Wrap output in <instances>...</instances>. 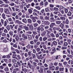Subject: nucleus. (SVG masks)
<instances>
[{
	"mask_svg": "<svg viewBox=\"0 0 73 73\" xmlns=\"http://www.w3.org/2000/svg\"><path fill=\"white\" fill-rule=\"evenodd\" d=\"M4 12L6 14H7V15H10L11 14V12H10V11H9L8 8L4 9Z\"/></svg>",
	"mask_w": 73,
	"mask_h": 73,
	"instance_id": "f257e3e1",
	"label": "nucleus"
},
{
	"mask_svg": "<svg viewBox=\"0 0 73 73\" xmlns=\"http://www.w3.org/2000/svg\"><path fill=\"white\" fill-rule=\"evenodd\" d=\"M22 37H23V38H25V40H27V39H28V37H27V35L25 33H23L22 34Z\"/></svg>",
	"mask_w": 73,
	"mask_h": 73,
	"instance_id": "f03ea898",
	"label": "nucleus"
},
{
	"mask_svg": "<svg viewBox=\"0 0 73 73\" xmlns=\"http://www.w3.org/2000/svg\"><path fill=\"white\" fill-rule=\"evenodd\" d=\"M20 1H22L21 4L22 5H24V6H26L27 4H26V3L25 2V0H20Z\"/></svg>",
	"mask_w": 73,
	"mask_h": 73,
	"instance_id": "7ed1b4c3",
	"label": "nucleus"
},
{
	"mask_svg": "<svg viewBox=\"0 0 73 73\" xmlns=\"http://www.w3.org/2000/svg\"><path fill=\"white\" fill-rule=\"evenodd\" d=\"M49 68L51 70H55V67L54 66H50Z\"/></svg>",
	"mask_w": 73,
	"mask_h": 73,
	"instance_id": "20e7f679",
	"label": "nucleus"
},
{
	"mask_svg": "<svg viewBox=\"0 0 73 73\" xmlns=\"http://www.w3.org/2000/svg\"><path fill=\"white\" fill-rule=\"evenodd\" d=\"M19 28L18 29V32H20V31H21L23 29V27H22V25H20L19 26Z\"/></svg>",
	"mask_w": 73,
	"mask_h": 73,
	"instance_id": "39448f33",
	"label": "nucleus"
},
{
	"mask_svg": "<svg viewBox=\"0 0 73 73\" xmlns=\"http://www.w3.org/2000/svg\"><path fill=\"white\" fill-rule=\"evenodd\" d=\"M59 71L61 72H64V67L59 68Z\"/></svg>",
	"mask_w": 73,
	"mask_h": 73,
	"instance_id": "423d86ee",
	"label": "nucleus"
},
{
	"mask_svg": "<svg viewBox=\"0 0 73 73\" xmlns=\"http://www.w3.org/2000/svg\"><path fill=\"white\" fill-rule=\"evenodd\" d=\"M64 71L65 73H69V69L67 68H64Z\"/></svg>",
	"mask_w": 73,
	"mask_h": 73,
	"instance_id": "0eeeda50",
	"label": "nucleus"
},
{
	"mask_svg": "<svg viewBox=\"0 0 73 73\" xmlns=\"http://www.w3.org/2000/svg\"><path fill=\"white\" fill-rule=\"evenodd\" d=\"M21 66H22V69H24L25 68H26L27 66L25 65H24V63H22L21 64Z\"/></svg>",
	"mask_w": 73,
	"mask_h": 73,
	"instance_id": "6e6552de",
	"label": "nucleus"
},
{
	"mask_svg": "<svg viewBox=\"0 0 73 73\" xmlns=\"http://www.w3.org/2000/svg\"><path fill=\"white\" fill-rule=\"evenodd\" d=\"M1 16L2 18L5 20L6 19V17H5V15L4 13H3L2 14Z\"/></svg>",
	"mask_w": 73,
	"mask_h": 73,
	"instance_id": "1a4fd4ad",
	"label": "nucleus"
},
{
	"mask_svg": "<svg viewBox=\"0 0 73 73\" xmlns=\"http://www.w3.org/2000/svg\"><path fill=\"white\" fill-rule=\"evenodd\" d=\"M55 25V23H51V24L50 25V26L51 28H53V26Z\"/></svg>",
	"mask_w": 73,
	"mask_h": 73,
	"instance_id": "9d476101",
	"label": "nucleus"
},
{
	"mask_svg": "<svg viewBox=\"0 0 73 73\" xmlns=\"http://www.w3.org/2000/svg\"><path fill=\"white\" fill-rule=\"evenodd\" d=\"M60 19L62 20V21H65V19H66V18L64 17H60Z\"/></svg>",
	"mask_w": 73,
	"mask_h": 73,
	"instance_id": "9b49d317",
	"label": "nucleus"
},
{
	"mask_svg": "<svg viewBox=\"0 0 73 73\" xmlns=\"http://www.w3.org/2000/svg\"><path fill=\"white\" fill-rule=\"evenodd\" d=\"M56 23L57 25H60L61 23V21H56Z\"/></svg>",
	"mask_w": 73,
	"mask_h": 73,
	"instance_id": "f8f14e48",
	"label": "nucleus"
},
{
	"mask_svg": "<svg viewBox=\"0 0 73 73\" xmlns=\"http://www.w3.org/2000/svg\"><path fill=\"white\" fill-rule=\"evenodd\" d=\"M6 29H7L8 31H10V26L9 25H7L6 27Z\"/></svg>",
	"mask_w": 73,
	"mask_h": 73,
	"instance_id": "ddd939ff",
	"label": "nucleus"
},
{
	"mask_svg": "<svg viewBox=\"0 0 73 73\" xmlns=\"http://www.w3.org/2000/svg\"><path fill=\"white\" fill-rule=\"evenodd\" d=\"M27 22L28 23L31 24L32 23V20L31 19H27Z\"/></svg>",
	"mask_w": 73,
	"mask_h": 73,
	"instance_id": "4468645a",
	"label": "nucleus"
},
{
	"mask_svg": "<svg viewBox=\"0 0 73 73\" xmlns=\"http://www.w3.org/2000/svg\"><path fill=\"white\" fill-rule=\"evenodd\" d=\"M33 12H36V13L38 14H39V13H40V11L37 10H36V9H34L33 10Z\"/></svg>",
	"mask_w": 73,
	"mask_h": 73,
	"instance_id": "2eb2a0df",
	"label": "nucleus"
},
{
	"mask_svg": "<svg viewBox=\"0 0 73 73\" xmlns=\"http://www.w3.org/2000/svg\"><path fill=\"white\" fill-rule=\"evenodd\" d=\"M44 19H45V20H49V16H46L44 17Z\"/></svg>",
	"mask_w": 73,
	"mask_h": 73,
	"instance_id": "dca6fc26",
	"label": "nucleus"
},
{
	"mask_svg": "<svg viewBox=\"0 0 73 73\" xmlns=\"http://www.w3.org/2000/svg\"><path fill=\"white\" fill-rule=\"evenodd\" d=\"M4 70L5 72H8V71H9V68L8 67H7L4 69Z\"/></svg>",
	"mask_w": 73,
	"mask_h": 73,
	"instance_id": "f3484780",
	"label": "nucleus"
},
{
	"mask_svg": "<svg viewBox=\"0 0 73 73\" xmlns=\"http://www.w3.org/2000/svg\"><path fill=\"white\" fill-rule=\"evenodd\" d=\"M53 9L54 11H58L59 10L58 8L56 7H54L53 8Z\"/></svg>",
	"mask_w": 73,
	"mask_h": 73,
	"instance_id": "a211bd4d",
	"label": "nucleus"
},
{
	"mask_svg": "<svg viewBox=\"0 0 73 73\" xmlns=\"http://www.w3.org/2000/svg\"><path fill=\"white\" fill-rule=\"evenodd\" d=\"M14 66L15 68H18L19 67L18 64L16 63H15L14 64Z\"/></svg>",
	"mask_w": 73,
	"mask_h": 73,
	"instance_id": "6ab92c4d",
	"label": "nucleus"
},
{
	"mask_svg": "<svg viewBox=\"0 0 73 73\" xmlns=\"http://www.w3.org/2000/svg\"><path fill=\"white\" fill-rule=\"evenodd\" d=\"M3 50L5 52H8V48H4L3 49Z\"/></svg>",
	"mask_w": 73,
	"mask_h": 73,
	"instance_id": "aec40b11",
	"label": "nucleus"
},
{
	"mask_svg": "<svg viewBox=\"0 0 73 73\" xmlns=\"http://www.w3.org/2000/svg\"><path fill=\"white\" fill-rule=\"evenodd\" d=\"M40 36V35H36L35 37V38L36 39H38L39 38V37Z\"/></svg>",
	"mask_w": 73,
	"mask_h": 73,
	"instance_id": "412c9836",
	"label": "nucleus"
},
{
	"mask_svg": "<svg viewBox=\"0 0 73 73\" xmlns=\"http://www.w3.org/2000/svg\"><path fill=\"white\" fill-rule=\"evenodd\" d=\"M24 28H25L26 31H29V27L25 26L24 27Z\"/></svg>",
	"mask_w": 73,
	"mask_h": 73,
	"instance_id": "4be33fe9",
	"label": "nucleus"
},
{
	"mask_svg": "<svg viewBox=\"0 0 73 73\" xmlns=\"http://www.w3.org/2000/svg\"><path fill=\"white\" fill-rule=\"evenodd\" d=\"M29 28L30 29L31 31H33V29H34L33 27L31 25H30L29 26Z\"/></svg>",
	"mask_w": 73,
	"mask_h": 73,
	"instance_id": "5701e85b",
	"label": "nucleus"
},
{
	"mask_svg": "<svg viewBox=\"0 0 73 73\" xmlns=\"http://www.w3.org/2000/svg\"><path fill=\"white\" fill-rule=\"evenodd\" d=\"M28 11L29 13L31 14L32 13V10L31 9H28Z\"/></svg>",
	"mask_w": 73,
	"mask_h": 73,
	"instance_id": "b1692460",
	"label": "nucleus"
},
{
	"mask_svg": "<svg viewBox=\"0 0 73 73\" xmlns=\"http://www.w3.org/2000/svg\"><path fill=\"white\" fill-rule=\"evenodd\" d=\"M19 36L18 35H17L15 37V39L16 40V41H18L19 39Z\"/></svg>",
	"mask_w": 73,
	"mask_h": 73,
	"instance_id": "393cba45",
	"label": "nucleus"
},
{
	"mask_svg": "<svg viewBox=\"0 0 73 73\" xmlns=\"http://www.w3.org/2000/svg\"><path fill=\"white\" fill-rule=\"evenodd\" d=\"M42 26L43 27H44L45 29H48V28H49L48 26H45V25H42Z\"/></svg>",
	"mask_w": 73,
	"mask_h": 73,
	"instance_id": "a878e982",
	"label": "nucleus"
},
{
	"mask_svg": "<svg viewBox=\"0 0 73 73\" xmlns=\"http://www.w3.org/2000/svg\"><path fill=\"white\" fill-rule=\"evenodd\" d=\"M50 36H51V37H55V35L53 33L50 34Z\"/></svg>",
	"mask_w": 73,
	"mask_h": 73,
	"instance_id": "bb28decb",
	"label": "nucleus"
},
{
	"mask_svg": "<svg viewBox=\"0 0 73 73\" xmlns=\"http://www.w3.org/2000/svg\"><path fill=\"white\" fill-rule=\"evenodd\" d=\"M22 21L23 23H27V19H22Z\"/></svg>",
	"mask_w": 73,
	"mask_h": 73,
	"instance_id": "cd10ccee",
	"label": "nucleus"
},
{
	"mask_svg": "<svg viewBox=\"0 0 73 73\" xmlns=\"http://www.w3.org/2000/svg\"><path fill=\"white\" fill-rule=\"evenodd\" d=\"M3 1H4L6 4L9 3V1H8L7 0H3Z\"/></svg>",
	"mask_w": 73,
	"mask_h": 73,
	"instance_id": "c85d7f7f",
	"label": "nucleus"
},
{
	"mask_svg": "<svg viewBox=\"0 0 73 73\" xmlns=\"http://www.w3.org/2000/svg\"><path fill=\"white\" fill-rule=\"evenodd\" d=\"M38 72L40 73H42V72H43V70L40 69V70H38Z\"/></svg>",
	"mask_w": 73,
	"mask_h": 73,
	"instance_id": "c756f323",
	"label": "nucleus"
},
{
	"mask_svg": "<svg viewBox=\"0 0 73 73\" xmlns=\"http://www.w3.org/2000/svg\"><path fill=\"white\" fill-rule=\"evenodd\" d=\"M72 15V13L70 12H69L67 14V16H70Z\"/></svg>",
	"mask_w": 73,
	"mask_h": 73,
	"instance_id": "7c9ffc66",
	"label": "nucleus"
},
{
	"mask_svg": "<svg viewBox=\"0 0 73 73\" xmlns=\"http://www.w3.org/2000/svg\"><path fill=\"white\" fill-rule=\"evenodd\" d=\"M13 31H12V32L10 31L9 32V34L10 36H12L13 35Z\"/></svg>",
	"mask_w": 73,
	"mask_h": 73,
	"instance_id": "2f4dec72",
	"label": "nucleus"
},
{
	"mask_svg": "<svg viewBox=\"0 0 73 73\" xmlns=\"http://www.w3.org/2000/svg\"><path fill=\"white\" fill-rule=\"evenodd\" d=\"M7 25V22L5 21L4 22V27H6Z\"/></svg>",
	"mask_w": 73,
	"mask_h": 73,
	"instance_id": "473e14b6",
	"label": "nucleus"
},
{
	"mask_svg": "<svg viewBox=\"0 0 73 73\" xmlns=\"http://www.w3.org/2000/svg\"><path fill=\"white\" fill-rule=\"evenodd\" d=\"M58 66L60 67H62V63H59L58 64Z\"/></svg>",
	"mask_w": 73,
	"mask_h": 73,
	"instance_id": "72a5a7b5",
	"label": "nucleus"
},
{
	"mask_svg": "<svg viewBox=\"0 0 73 73\" xmlns=\"http://www.w3.org/2000/svg\"><path fill=\"white\" fill-rule=\"evenodd\" d=\"M20 40L21 41H22V42H24V41H25V38H21L20 39Z\"/></svg>",
	"mask_w": 73,
	"mask_h": 73,
	"instance_id": "f704fd0d",
	"label": "nucleus"
},
{
	"mask_svg": "<svg viewBox=\"0 0 73 73\" xmlns=\"http://www.w3.org/2000/svg\"><path fill=\"white\" fill-rule=\"evenodd\" d=\"M36 50L37 52H40V48L39 47H38L36 48Z\"/></svg>",
	"mask_w": 73,
	"mask_h": 73,
	"instance_id": "c9c22d12",
	"label": "nucleus"
},
{
	"mask_svg": "<svg viewBox=\"0 0 73 73\" xmlns=\"http://www.w3.org/2000/svg\"><path fill=\"white\" fill-rule=\"evenodd\" d=\"M64 12L66 13H67L68 12V9L67 8H65L64 10Z\"/></svg>",
	"mask_w": 73,
	"mask_h": 73,
	"instance_id": "e433bc0d",
	"label": "nucleus"
},
{
	"mask_svg": "<svg viewBox=\"0 0 73 73\" xmlns=\"http://www.w3.org/2000/svg\"><path fill=\"white\" fill-rule=\"evenodd\" d=\"M68 45V43L67 42H64V46H67Z\"/></svg>",
	"mask_w": 73,
	"mask_h": 73,
	"instance_id": "4c0bfd02",
	"label": "nucleus"
},
{
	"mask_svg": "<svg viewBox=\"0 0 73 73\" xmlns=\"http://www.w3.org/2000/svg\"><path fill=\"white\" fill-rule=\"evenodd\" d=\"M52 42L54 45H57V43L56 42V41H54L53 42Z\"/></svg>",
	"mask_w": 73,
	"mask_h": 73,
	"instance_id": "58836bf2",
	"label": "nucleus"
},
{
	"mask_svg": "<svg viewBox=\"0 0 73 73\" xmlns=\"http://www.w3.org/2000/svg\"><path fill=\"white\" fill-rule=\"evenodd\" d=\"M35 8L38 9V10H40L41 9V8L39 6H36L35 7Z\"/></svg>",
	"mask_w": 73,
	"mask_h": 73,
	"instance_id": "ea45409f",
	"label": "nucleus"
},
{
	"mask_svg": "<svg viewBox=\"0 0 73 73\" xmlns=\"http://www.w3.org/2000/svg\"><path fill=\"white\" fill-rule=\"evenodd\" d=\"M42 46L44 49H45V50H46V49H47V48H46V46H45V45H43Z\"/></svg>",
	"mask_w": 73,
	"mask_h": 73,
	"instance_id": "a19ab883",
	"label": "nucleus"
},
{
	"mask_svg": "<svg viewBox=\"0 0 73 73\" xmlns=\"http://www.w3.org/2000/svg\"><path fill=\"white\" fill-rule=\"evenodd\" d=\"M48 5V2L47 1L45 2L44 3V6H46Z\"/></svg>",
	"mask_w": 73,
	"mask_h": 73,
	"instance_id": "79ce46f5",
	"label": "nucleus"
},
{
	"mask_svg": "<svg viewBox=\"0 0 73 73\" xmlns=\"http://www.w3.org/2000/svg\"><path fill=\"white\" fill-rule=\"evenodd\" d=\"M17 58H18L19 60H20L21 59V57H20V55H19L18 54L17 56Z\"/></svg>",
	"mask_w": 73,
	"mask_h": 73,
	"instance_id": "37998d69",
	"label": "nucleus"
},
{
	"mask_svg": "<svg viewBox=\"0 0 73 73\" xmlns=\"http://www.w3.org/2000/svg\"><path fill=\"white\" fill-rule=\"evenodd\" d=\"M33 15H34V16H38L36 12H33Z\"/></svg>",
	"mask_w": 73,
	"mask_h": 73,
	"instance_id": "c03bdc74",
	"label": "nucleus"
},
{
	"mask_svg": "<svg viewBox=\"0 0 73 73\" xmlns=\"http://www.w3.org/2000/svg\"><path fill=\"white\" fill-rule=\"evenodd\" d=\"M4 10V9H3V8H1L0 9V12H1V13H3V11Z\"/></svg>",
	"mask_w": 73,
	"mask_h": 73,
	"instance_id": "a18cd8bd",
	"label": "nucleus"
},
{
	"mask_svg": "<svg viewBox=\"0 0 73 73\" xmlns=\"http://www.w3.org/2000/svg\"><path fill=\"white\" fill-rule=\"evenodd\" d=\"M26 47L27 49H31V45H30L29 44L27 46H26Z\"/></svg>",
	"mask_w": 73,
	"mask_h": 73,
	"instance_id": "49530a36",
	"label": "nucleus"
},
{
	"mask_svg": "<svg viewBox=\"0 0 73 73\" xmlns=\"http://www.w3.org/2000/svg\"><path fill=\"white\" fill-rule=\"evenodd\" d=\"M45 11L46 12H49L50 11V10H49V8H46L45 9Z\"/></svg>",
	"mask_w": 73,
	"mask_h": 73,
	"instance_id": "de8ad7c7",
	"label": "nucleus"
},
{
	"mask_svg": "<svg viewBox=\"0 0 73 73\" xmlns=\"http://www.w3.org/2000/svg\"><path fill=\"white\" fill-rule=\"evenodd\" d=\"M45 67L43 66H40V69H42L43 70V69H44V68Z\"/></svg>",
	"mask_w": 73,
	"mask_h": 73,
	"instance_id": "09e8293b",
	"label": "nucleus"
},
{
	"mask_svg": "<svg viewBox=\"0 0 73 73\" xmlns=\"http://www.w3.org/2000/svg\"><path fill=\"white\" fill-rule=\"evenodd\" d=\"M28 37L29 38V40L32 39V36L31 35H29Z\"/></svg>",
	"mask_w": 73,
	"mask_h": 73,
	"instance_id": "8fccbe9b",
	"label": "nucleus"
},
{
	"mask_svg": "<svg viewBox=\"0 0 73 73\" xmlns=\"http://www.w3.org/2000/svg\"><path fill=\"white\" fill-rule=\"evenodd\" d=\"M38 25L37 23L34 24V27H37V26H38Z\"/></svg>",
	"mask_w": 73,
	"mask_h": 73,
	"instance_id": "3c124183",
	"label": "nucleus"
},
{
	"mask_svg": "<svg viewBox=\"0 0 73 73\" xmlns=\"http://www.w3.org/2000/svg\"><path fill=\"white\" fill-rule=\"evenodd\" d=\"M2 36L3 37H5L7 36V34L5 33H3L2 35Z\"/></svg>",
	"mask_w": 73,
	"mask_h": 73,
	"instance_id": "603ef678",
	"label": "nucleus"
},
{
	"mask_svg": "<svg viewBox=\"0 0 73 73\" xmlns=\"http://www.w3.org/2000/svg\"><path fill=\"white\" fill-rule=\"evenodd\" d=\"M61 14H64V11L63 10H60L59 11Z\"/></svg>",
	"mask_w": 73,
	"mask_h": 73,
	"instance_id": "864d4df0",
	"label": "nucleus"
},
{
	"mask_svg": "<svg viewBox=\"0 0 73 73\" xmlns=\"http://www.w3.org/2000/svg\"><path fill=\"white\" fill-rule=\"evenodd\" d=\"M4 29H5V28H4V27H3L1 28H0V30L2 31H3Z\"/></svg>",
	"mask_w": 73,
	"mask_h": 73,
	"instance_id": "5fc2aeb1",
	"label": "nucleus"
},
{
	"mask_svg": "<svg viewBox=\"0 0 73 73\" xmlns=\"http://www.w3.org/2000/svg\"><path fill=\"white\" fill-rule=\"evenodd\" d=\"M3 32L4 33H7L8 32V31L6 29H5L3 30Z\"/></svg>",
	"mask_w": 73,
	"mask_h": 73,
	"instance_id": "6e6d98bb",
	"label": "nucleus"
},
{
	"mask_svg": "<svg viewBox=\"0 0 73 73\" xmlns=\"http://www.w3.org/2000/svg\"><path fill=\"white\" fill-rule=\"evenodd\" d=\"M1 23L2 24H4V20L2 19H1Z\"/></svg>",
	"mask_w": 73,
	"mask_h": 73,
	"instance_id": "4d7b16f0",
	"label": "nucleus"
},
{
	"mask_svg": "<svg viewBox=\"0 0 73 73\" xmlns=\"http://www.w3.org/2000/svg\"><path fill=\"white\" fill-rule=\"evenodd\" d=\"M16 15V13H13L12 14V16H14V17Z\"/></svg>",
	"mask_w": 73,
	"mask_h": 73,
	"instance_id": "13d9d810",
	"label": "nucleus"
},
{
	"mask_svg": "<svg viewBox=\"0 0 73 73\" xmlns=\"http://www.w3.org/2000/svg\"><path fill=\"white\" fill-rule=\"evenodd\" d=\"M49 7L50 8H53V7H54V5L52 4H50Z\"/></svg>",
	"mask_w": 73,
	"mask_h": 73,
	"instance_id": "bf43d9fd",
	"label": "nucleus"
},
{
	"mask_svg": "<svg viewBox=\"0 0 73 73\" xmlns=\"http://www.w3.org/2000/svg\"><path fill=\"white\" fill-rule=\"evenodd\" d=\"M60 8H61V9H62L64 10V9H65V7H64L62 6H60Z\"/></svg>",
	"mask_w": 73,
	"mask_h": 73,
	"instance_id": "052dcab7",
	"label": "nucleus"
},
{
	"mask_svg": "<svg viewBox=\"0 0 73 73\" xmlns=\"http://www.w3.org/2000/svg\"><path fill=\"white\" fill-rule=\"evenodd\" d=\"M33 64L34 66H37V63H36V62H33Z\"/></svg>",
	"mask_w": 73,
	"mask_h": 73,
	"instance_id": "680f3d73",
	"label": "nucleus"
},
{
	"mask_svg": "<svg viewBox=\"0 0 73 73\" xmlns=\"http://www.w3.org/2000/svg\"><path fill=\"white\" fill-rule=\"evenodd\" d=\"M54 66H57L58 65V62H55L54 63Z\"/></svg>",
	"mask_w": 73,
	"mask_h": 73,
	"instance_id": "e2e57ef3",
	"label": "nucleus"
},
{
	"mask_svg": "<svg viewBox=\"0 0 73 73\" xmlns=\"http://www.w3.org/2000/svg\"><path fill=\"white\" fill-rule=\"evenodd\" d=\"M65 23L66 24H69V21H68V19H66V21Z\"/></svg>",
	"mask_w": 73,
	"mask_h": 73,
	"instance_id": "0e129e2a",
	"label": "nucleus"
},
{
	"mask_svg": "<svg viewBox=\"0 0 73 73\" xmlns=\"http://www.w3.org/2000/svg\"><path fill=\"white\" fill-rule=\"evenodd\" d=\"M59 69V67L58 66H57L55 67V70L56 71L57 70H58Z\"/></svg>",
	"mask_w": 73,
	"mask_h": 73,
	"instance_id": "69168bd1",
	"label": "nucleus"
},
{
	"mask_svg": "<svg viewBox=\"0 0 73 73\" xmlns=\"http://www.w3.org/2000/svg\"><path fill=\"white\" fill-rule=\"evenodd\" d=\"M17 72V71L16 70V69H14L13 70V72L12 73H16Z\"/></svg>",
	"mask_w": 73,
	"mask_h": 73,
	"instance_id": "338daca9",
	"label": "nucleus"
},
{
	"mask_svg": "<svg viewBox=\"0 0 73 73\" xmlns=\"http://www.w3.org/2000/svg\"><path fill=\"white\" fill-rule=\"evenodd\" d=\"M67 62L66 61H64L63 62V64L64 65H66L67 64Z\"/></svg>",
	"mask_w": 73,
	"mask_h": 73,
	"instance_id": "774afa93",
	"label": "nucleus"
}]
</instances>
